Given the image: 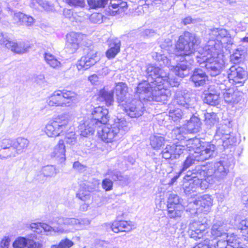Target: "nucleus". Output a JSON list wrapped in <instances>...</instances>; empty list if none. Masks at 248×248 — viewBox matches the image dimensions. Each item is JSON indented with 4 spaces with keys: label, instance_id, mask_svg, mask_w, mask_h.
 I'll list each match as a JSON object with an SVG mask.
<instances>
[{
    "label": "nucleus",
    "instance_id": "1",
    "mask_svg": "<svg viewBox=\"0 0 248 248\" xmlns=\"http://www.w3.org/2000/svg\"><path fill=\"white\" fill-rule=\"evenodd\" d=\"M200 43L199 37L195 34L185 31L179 37L175 49L172 40L167 38L160 44L161 52H155L153 57L160 65L167 66L176 76L183 78L189 75L193 62L189 55Z\"/></svg>",
    "mask_w": 248,
    "mask_h": 248
},
{
    "label": "nucleus",
    "instance_id": "2",
    "mask_svg": "<svg viewBox=\"0 0 248 248\" xmlns=\"http://www.w3.org/2000/svg\"><path fill=\"white\" fill-rule=\"evenodd\" d=\"M198 53L196 58L201 67H205L211 76H218V78L225 63L221 44L208 41L206 46L199 49Z\"/></svg>",
    "mask_w": 248,
    "mask_h": 248
},
{
    "label": "nucleus",
    "instance_id": "3",
    "mask_svg": "<svg viewBox=\"0 0 248 248\" xmlns=\"http://www.w3.org/2000/svg\"><path fill=\"white\" fill-rule=\"evenodd\" d=\"M130 126V124L124 118L117 119L112 124L104 126L99 134L103 141L111 143L117 141L127 132Z\"/></svg>",
    "mask_w": 248,
    "mask_h": 248
},
{
    "label": "nucleus",
    "instance_id": "4",
    "mask_svg": "<svg viewBox=\"0 0 248 248\" xmlns=\"http://www.w3.org/2000/svg\"><path fill=\"white\" fill-rule=\"evenodd\" d=\"M70 116L68 114L60 115L50 121L46 125L45 133L49 137H56L60 135H64L68 132L70 126Z\"/></svg>",
    "mask_w": 248,
    "mask_h": 248
},
{
    "label": "nucleus",
    "instance_id": "5",
    "mask_svg": "<svg viewBox=\"0 0 248 248\" xmlns=\"http://www.w3.org/2000/svg\"><path fill=\"white\" fill-rule=\"evenodd\" d=\"M91 8L103 7L108 15L115 16L126 8L127 3L123 0H87Z\"/></svg>",
    "mask_w": 248,
    "mask_h": 248
},
{
    "label": "nucleus",
    "instance_id": "6",
    "mask_svg": "<svg viewBox=\"0 0 248 248\" xmlns=\"http://www.w3.org/2000/svg\"><path fill=\"white\" fill-rule=\"evenodd\" d=\"M228 172L229 167L225 161L222 160L215 163L213 167L208 168L209 183L212 184L223 180Z\"/></svg>",
    "mask_w": 248,
    "mask_h": 248
},
{
    "label": "nucleus",
    "instance_id": "7",
    "mask_svg": "<svg viewBox=\"0 0 248 248\" xmlns=\"http://www.w3.org/2000/svg\"><path fill=\"white\" fill-rule=\"evenodd\" d=\"M227 73V76L224 75L219 76V79L223 78L226 80V79L228 78L229 80H232L235 84H238L240 86H242L248 78V72L244 68L237 64L232 66L228 70Z\"/></svg>",
    "mask_w": 248,
    "mask_h": 248
},
{
    "label": "nucleus",
    "instance_id": "8",
    "mask_svg": "<svg viewBox=\"0 0 248 248\" xmlns=\"http://www.w3.org/2000/svg\"><path fill=\"white\" fill-rule=\"evenodd\" d=\"M86 55L78 61L77 67L78 71L87 70L94 65L99 60L97 56V52L91 46L85 50Z\"/></svg>",
    "mask_w": 248,
    "mask_h": 248
},
{
    "label": "nucleus",
    "instance_id": "9",
    "mask_svg": "<svg viewBox=\"0 0 248 248\" xmlns=\"http://www.w3.org/2000/svg\"><path fill=\"white\" fill-rule=\"evenodd\" d=\"M212 203L213 200L209 195L206 194L199 197L193 203L196 209L189 211L191 217H195L200 212L207 213L210 211Z\"/></svg>",
    "mask_w": 248,
    "mask_h": 248
},
{
    "label": "nucleus",
    "instance_id": "10",
    "mask_svg": "<svg viewBox=\"0 0 248 248\" xmlns=\"http://www.w3.org/2000/svg\"><path fill=\"white\" fill-rule=\"evenodd\" d=\"M196 154L200 160L204 161L217 155V148L211 142L202 141L199 152H196Z\"/></svg>",
    "mask_w": 248,
    "mask_h": 248
},
{
    "label": "nucleus",
    "instance_id": "11",
    "mask_svg": "<svg viewBox=\"0 0 248 248\" xmlns=\"http://www.w3.org/2000/svg\"><path fill=\"white\" fill-rule=\"evenodd\" d=\"M152 85L154 88L151 92L150 100L166 103L170 94V91L166 89V87L162 83Z\"/></svg>",
    "mask_w": 248,
    "mask_h": 248
},
{
    "label": "nucleus",
    "instance_id": "12",
    "mask_svg": "<svg viewBox=\"0 0 248 248\" xmlns=\"http://www.w3.org/2000/svg\"><path fill=\"white\" fill-rule=\"evenodd\" d=\"M208 187L207 184H201L200 180L196 179H191L189 175H186L184 177L183 184L184 192L186 195H189L194 192L197 191L199 189H204Z\"/></svg>",
    "mask_w": 248,
    "mask_h": 248
},
{
    "label": "nucleus",
    "instance_id": "13",
    "mask_svg": "<svg viewBox=\"0 0 248 248\" xmlns=\"http://www.w3.org/2000/svg\"><path fill=\"white\" fill-rule=\"evenodd\" d=\"M207 228V224L193 220L189 224L188 233L191 238L197 240L203 236Z\"/></svg>",
    "mask_w": 248,
    "mask_h": 248
},
{
    "label": "nucleus",
    "instance_id": "14",
    "mask_svg": "<svg viewBox=\"0 0 248 248\" xmlns=\"http://www.w3.org/2000/svg\"><path fill=\"white\" fill-rule=\"evenodd\" d=\"M146 73L148 80L152 84L161 83L164 76L167 75V73L164 70L152 65L147 66Z\"/></svg>",
    "mask_w": 248,
    "mask_h": 248
},
{
    "label": "nucleus",
    "instance_id": "15",
    "mask_svg": "<svg viewBox=\"0 0 248 248\" xmlns=\"http://www.w3.org/2000/svg\"><path fill=\"white\" fill-rule=\"evenodd\" d=\"M125 111L131 118H138L143 113L144 105L141 100L134 99L126 105Z\"/></svg>",
    "mask_w": 248,
    "mask_h": 248
},
{
    "label": "nucleus",
    "instance_id": "16",
    "mask_svg": "<svg viewBox=\"0 0 248 248\" xmlns=\"http://www.w3.org/2000/svg\"><path fill=\"white\" fill-rule=\"evenodd\" d=\"M186 175H189L191 179H199L200 180L201 184L209 183L208 169L204 166H196L192 171H188Z\"/></svg>",
    "mask_w": 248,
    "mask_h": 248
},
{
    "label": "nucleus",
    "instance_id": "17",
    "mask_svg": "<svg viewBox=\"0 0 248 248\" xmlns=\"http://www.w3.org/2000/svg\"><path fill=\"white\" fill-rule=\"evenodd\" d=\"M66 39V48L69 53H74L79 48L82 40V35L79 33L71 32L67 34Z\"/></svg>",
    "mask_w": 248,
    "mask_h": 248
},
{
    "label": "nucleus",
    "instance_id": "18",
    "mask_svg": "<svg viewBox=\"0 0 248 248\" xmlns=\"http://www.w3.org/2000/svg\"><path fill=\"white\" fill-rule=\"evenodd\" d=\"M190 102L191 99L188 93L182 91L176 92L173 99L174 104L191 111L194 107Z\"/></svg>",
    "mask_w": 248,
    "mask_h": 248
},
{
    "label": "nucleus",
    "instance_id": "19",
    "mask_svg": "<svg viewBox=\"0 0 248 248\" xmlns=\"http://www.w3.org/2000/svg\"><path fill=\"white\" fill-rule=\"evenodd\" d=\"M108 110L102 107H97L94 108L92 112V116L89 118L91 121H94L93 123L96 125L99 124H105L108 121Z\"/></svg>",
    "mask_w": 248,
    "mask_h": 248
},
{
    "label": "nucleus",
    "instance_id": "20",
    "mask_svg": "<svg viewBox=\"0 0 248 248\" xmlns=\"http://www.w3.org/2000/svg\"><path fill=\"white\" fill-rule=\"evenodd\" d=\"M231 133V129L226 125H222L217 129L216 136L220 137L223 146H225L228 143L232 145L236 141V139Z\"/></svg>",
    "mask_w": 248,
    "mask_h": 248
},
{
    "label": "nucleus",
    "instance_id": "21",
    "mask_svg": "<svg viewBox=\"0 0 248 248\" xmlns=\"http://www.w3.org/2000/svg\"><path fill=\"white\" fill-rule=\"evenodd\" d=\"M65 152V146L64 141L63 140H60L52 149L50 153V156L58 163H62L66 160Z\"/></svg>",
    "mask_w": 248,
    "mask_h": 248
},
{
    "label": "nucleus",
    "instance_id": "22",
    "mask_svg": "<svg viewBox=\"0 0 248 248\" xmlns=\"http://www.w3.org/2000/svg\"><path fill=\"white\" fill-rule=\"evenodd\" d=\"M153 88V86L150 81H144L139 83L136 90V93L139 96V99L150 100L151 92Z\"/></svg>",
    "mask_w": 248,
    "mask_h": 248
},
{
    "label": "nucleus",
    "instance_id": "23",
    "mask_svg": "<svg viewBox=\"0 0 248 248\" xmlns=\"http://www.w3.org/2000/svg\"><path fill=\"white\" fill-rule=\"evenodd\" d=\"M93 123H94V121L93 122L89 120V118L81 121L78 127L80 135L84 137L92 135L97 126Z\"/></svg>",
    "mask_w": 248,
    "mask_h": 248
},
{
    "label": "nucleus",
    "instance_id": "24",
    "mask_svg": "<svg viewBox=\"0 0 248 248\" xmlns=\"http://www.w3.org/2000/svg\"><path fill=\"white\" fill-rule=\"evenodd\" d=\"M209 35L211 39L209 41H214L216 43V45L219 43L223 47L221 39L228 38L230 34L226 29L213 28L210 30Z\"/></svg>",
    "mask_w": 248,
    "mask_h": 248
},
{
    "label": "nucleus",
    "instance_id": "25",
    "mask_svg": "<svg viewBox=\"0 0 248 248\" xmlns=\"http://www.w3.org/2000/svg\"><path fill=\"white\" fill-rule=\"evenodd\" d=\"M14 23L19 26L24 25L27 27L33 26L35 19L31 16L18 12L14 14L13 16Z\"/></svg>",
    "mask_w": 248,
    "mask_h": 248
},
{
    "label": "nucleus",
    "instance_id": "26",
    "mask_svg": "<svg viewBox=\"0 0 248 248\" xmlns=\"http://www.w3.org/2000/svg\"><path fill=\"white\" fill-rule=\"evenodd\" d=\"M6 47L17 54H23L27 52L31 46L29 43L24 42L16 43L11 41L7 43Z\"/></svg>",
    "mask_w": 248,
    "mask_h": 248
},
{
    "label": "nucleus",
    "instance_id": "27",
    "mask_svg": "<svg viewBox=\"0 0 248 248\" xmlns=\"http://www.w3.org/2000/svg\"><path fill=\"white\" fill-rule=\"evenodd\" d=\"M191 79L195 86L199 87L205 84L206 81L208 79V76L202 69L197 68L194 70Z\"/></svg>",
    "mask_w": 248,
    "mask_h": 248
},
{
    "label": "nucleus",
    "instance_id": "28",
    "mask_svg": "<svg viewBox=\"0 0 248 248\" xmlns=\"http://www.w3.org/2000/svg\"><path fill=\"white\" fill-rule=\"evenodd\" d=\"M47 102L49 106L64 107L67 106V103L64 102L62 96L61 90L54 92L51 94L47 100Z\"/></svg>",
    "mask_w": 248,
    "mask_h": 248
},
{
    "label": "nucleus",
    "instance_id": "29",
    "mask_svg": "<svg viewBox=\"0 0 248 248\" xmlns=\"http://www.w3.org/2000/svg\"><path fill=\"white\" fill-rule=\"evenodd\" d=\"M108 43L109 48L106 52V56L108 59L113 58L120 52L121 41L116 38L108 40Z\"/></svg>",
    "mask_w": 248,
    "mask_h": 248
},
{
    "label": "nucleus",
    "instance_id": "30",
    "mask_svg": "<svg viewBox=\"0 0 248 248\" xmlns=\"http://www.w3.org/2000/svg\"><path fill=\"white\" fill-rule=\"evenodd\" d=\"M133 227L134 225L131 224V222H128L124 220L114 221L111 226L112 230L115 233L120 232H129Z\"/></svg>",
    "mask_w": 248,
    "mask_h": 248
},
{
    "label": "nucleus",
    "instance_id": "31",
    "mask_svg": "<svg viewBox=\"0 0 248 248\" xmlns=\"http://www.w3.org/2000/svg\"><path fill=\"white\" fill-rule=\"evenodd\" d=\"M59 172V170L54 166L47 165L44 166L42 169L36 176V179L39 181H43L44 177H54Z\"/></svg>",
    "mask_w": 248,
    "mask_h": 248
},
{
    "label": "nucleus",
    "instance_id": "32",
    "mask_svg": "<svg viewBox=\"0 0 248 248\" xmlns=\"http://www.w3.org/2000/svg\"><path fill=\"white\" fill-rule=\"evenodd\" d=\"M202 122L197 116H193L187 122L186 128L190 133H197L201 129Z\"/></svg>",
    "mask_w": 248,
    "mask_h": 248
},
{
    "label": "nucleus",
    "instance_id": "33",
    "mask_svg": "<svg viewBox=\"0 0 248 248\" xmlns=\"http://www.w3.org/2000/svg\"><path fill=\"white\" fill-rule=\"evenodd\" d=\"M106 175L108 176L112 181H119L125 184H128L129 183V177L127 175H123L120 171L117 170H108Z\"/></svg>",
    "mask_w": 248,
    "mask_h": 248
},
{
    "label": "nucleus",
    "instance_id": "34",
    "mask_svg": "<svg viewBox=\"0 0 248 248\" xmlns=\"http://www.w3.org/2000/svg\"><path fill=\"white\" fill-rule=\"evenodd\" d=\"M100 101H103L108 106H111L114 102L113 92L104 88L101 90L98 94Z\"/></svg>",
    "mask_w": 248,
    "mask_h": 248
},
{
    "label": "nucleus",
    "instance_id": "35",
    "mask_svg": "<svg viewBox=\"0 0 248 248\" xmlns=\"http://www.w3.org/2000/svg\"><path fill=\"white\" fill-rule=\"evenodd\" d=\"M226 229L225 224L221 221H217L212 226L211 233L215 237L226 236L227 233H226Z\"/></svg>",
    "mask_w": 248,
    "mask_h": 248
},
{
    "label": "nucleus",
    "instance_id": "36",
    "mask_svg": "<svg viewBox=\"0 0 248 248\" xmlns=\"http://www.w3.org/2000/svg\"><path fill=\"white\" fill-rule=\"evenodd\" d=\"M115 90L119 102L124 101L127 94V87L126 84L124 82H118L116 84Z\"/></svg>",
    "mask_w": 248,
    "mask_h": 248
},
{
    "label": "nucleus",
    "instance_id": "37",
    "mask_svg": "<svg viewBox=\"0 0 248 248\" xmlns=\"http://www.w3.org/2000/svg\"><path fill=\"white\" fill-rule=\"evenodd\" d=\"M29 141L24 138H18L13 141V147L17 155L20 154L24 152L28 147Z\"/></svg>",
    "mask_w": 248,
    "mask_h": 248
},
{
    "label": "nucleus",
    "instance_id": "38",
    "mask_svg": "<svg viewBox=\"0 0 248 248\" xmlns=\"http://www.w3.org/2000/svg\"><path fill=\"white\" fill-rule=\"evenodd\" d=\"M52 223H56L57 224L62 227V225H71L74 226L81 224V221L75 218H65L62 217H57L54 218Z\"/></svg>",
    "mask_w": 248,
    "mask_h": 248
},
{
    "label": "nucleus",
    "instance_id": "39",
    "mask_svg": "<svg viewBox=\"0 0 248 248\" xmlns=\"http://www.w3.org/2000/svg\"><path fill=\"white\" fill-rule=\"evenodd\" d=\"M202 142V141L200 139L195 138L186 140L185 145L186 150L193 151L194 153H195L196 152H199Z\"/></svg>",
    "mask_w": 248,
    "mask_h": 248
},
{
    "label": "nucleus",
    "instance_id": "40",
    "mask_svg": "<svg viewBox=\"0 0 248 248\" xmlns=\"http://www.w3.org/2000/svg\"><path fill=\"white\" fill-rule=\"evenodd\" d=\"M54 218H53V220L51 221V223L53 225V227L46 223H41V229L44 230L45 232H54L59 234L67 232V230H65L62 227L60 226V225H59L58 227L55 226V224L57 223H52V222L54 221Z\"/></svg>",
    "mask_w": 248,
    "mask_h": 248
},
{
    "label": "nucleus",
    "instance_id": "41",
    "mask_svg": "<svg viewBox=\"0 0 248 248\" xmlns=\"http://www.w3.org/2000/svg\"><path fill=\"white\" fill-rule=\"evenodd\" d=\"M180 80L176 76H170L167 73V75L164 76L161 82L166 88L168 87L169 86L178 87L180 84Z\"/></svg>",
    "mask_w": 248,
    "mask_h": 248
},
{
    "label": "nucleus",
    "instance_id": "42",
    "mask_svg": "<svg viewBox=\"0 0 248 248\" xmlns=\"http://www.w3.org/2000/svg\"><path fill=\"white\" fill-rule=\"evenodd\" d=\"M44 59L46 63L53 68L58 69L62 66L61 62L54 55L50 53H45Z\"/></svg>",
    "mask_w": 248,
    "mask_h": 248
},
{
    "label": "nucleus",
    "instance_id": "43",
    "mask_svg": "<svg viewBox=\"0 0 248 248\" xmlns=\"http://www.w3.org/2000/svg\"><path fill=\"white\" fill-rule=\"evenodd\" d=\"M221 80H219L218 82L217 83V85H211L208 88V93L212 94H215L216 92L218 93H216L217 96H219L221 93L222 90L225 89V82L227 81L223 78H221Z\"/></svg>",
    "mask_w": 248,
    "mask_h": 248
},
{
    "label": "nucleus",
    "instance_id": "44",
    "mask_svg": "<svg viewBox=\"0 0 248 248\" xmlns=\"http://www.w3.org/2000/svg\"><path fill=\"white\" fill-rule=\"evenodd\" d=\"M168 216L171 218L180 217L182 213L183 207L182 205H178L175 206L167 205Z\"/></svg>",
    "mask_w": 248,
    "mask_h": 248
},
{
    "label": "nucleus",
    "instance_id": "45",
    "mask_svg": "<svg viewBox=\"0 0 248 248\" xmlns=\"http://www.w3.org/2000/svg\"><path fill=\"white\" fill-rule=\"evenodd\" d=\"M62 96L64 102L69 104L71 102H75L78 100V95L74 92L66 90H61Z\"/></svg>",
    "mask_w": 248,
    "mask_h": 248
},
{
    "label": "nucleus",
    "instance_id": "46",
    "mask_svg": "<svg viewBox=\"0 0 248 248\" xmlns=\"http://www.w3.org/2000/svg\"><path fill=\"white\" fill-rule=\"evenodd\" d=\"M165 144L164 137L159 135H153L150 137V145L155 150H159Z\"/></svg>",
    "mask_w": 248,
    "mask_h": 248
},
{
    "label": "nucleus",
    "instance_id": "47",
    "mask_svg": "<svg viewBox=\"0 0 248 248\" xmlns=\"http://www.w3.org/2000/svg\"><path fill=\"white\" fill-rule=\"evenodd\" d=\"M201 161L200 160L199 158L196 154V153L189 155L186 157V159L184 161L182 170H185L191 166L192 165L195 164L196 162Z\"/></svg>",
    "mask_w": 248,
    "mask_h": 248
},
{
    "label": "nucleus",
    "instance_id": "48",
    "mask_svg": "<svg viewBox=\"0 0 248 248\" xmlns=\"http://www.w3.org/2000/svg\"><path fill=\"white\" fill-rule=\"evenodd\" d=\"M216 93H218L216 92ZM212 94L207 93L205 94L203 99L204 103L212 106H216L219 103V96L217 94Z\"/></svg>",
    "mask_w": 248,
    "mask_h": 248
},
{
    "label": "nucleus",
    "instance_id": "49",
    "mask_svg": "<svg viewBox=\"0 0 248 248\" xmlns=\"http://www.w3.org/2000/svg\"><path fill=\"white\" fill-rule=\"evenodd\" d=\"M17 155L14 147L0 149V159H4L14 157Z\"/></svg>",
    "mask_w": 248,
    "mask_h": 248
},
{
    "label": "nucleus",
    "instance_id": "50",
    "mask_svg": "<svg viewBox=\"0 0 248 248\" xmlns=\"http://www.w3.org/2000/svg\"><path fill=\"white\" fill-rule=\"evenodd\" d=\"M169 117L174 122L178 123L183 118L184 114L182 110L177 108L169 110Z\"/></svg>",
    "mask_w": 248,
    "mask_h": 248
},
{
    "label": "nucleus",
    "instance_id": "51",
    "mask_svg": "<svg viewBox=\"0 0 248 248\" xmlns=\"http://www.w3.org/2000/svg\"><path fill=\"white\" fill-rule=\"evenodd\" d=\"M95 188L96 186L95 185L93 187H89L88 185L87 190H84L80 188L77 193V197L82 201H86L90 198L89 192L92 191Z\"/></svg>",
    "mask_w": 248,
    "mask_h": 248
},
{
    "label": "nucleus",
    "instance_id": "52",
    "mask_svg": "<svg viewBox=\"0 0 248 248\" xmlns=\"http://www.w3.org/2000/svg\"><path fill=\"white\" fill-rule=\"evenodd\" d=\"M162 158L165 159H175V156L173 154V149L172 145H168L162 151L161 153Z\"/></svg>",
    "mask_w": 248,
    "mask_h": 248
},
{
    "label": "nucleus",
    "instance_id": "53",
    "mask_svg": "<svg viewBox=\"0 0 248 248\" xmlns=\"http://www.w3.org/2000/svg\"><path fill=\"white\" fill-rule=\"evenodd\" d=\"M182 199L176 194L170 193L169 194L168 199V205L175 206L178 205H182Z\"/></svg>",
    "mask_w": 248,
    "mask_h": 248
},
{
    "label": "nucleus",
    "instance_id": "54",
    "mask_svg": "<svg viewBox=\"0 0 248 248\" xmlns=\"http://www.w3.org/2000/svg\"><path fill=\"white\" fill-rule=\"evenodd\" d=\"M218 119L217 114L214 112L206 113L205 114V122L207 125L212 126L216 124Z\"/></svg>",
    "mask_w": 248,
    "mask_h": 248
},
{
    "label": "nucleus",
    "instance_id": "55",
    "mask_svg": "<svg viewBox=\"0 0 248 248\" xmlns=\"http://www.w3.org/2000/svg\"><path fill=\"white\" fill-rule=\"evenodd\" d=\"M225 87H226V86ZM221 93L223 94L224 99L226 102L232 103L234 101L233 99L234 94L232 89L230 88L227 89L226 88H225V89L222 90Z\"/></svg>",
    "mask_w": 248,
    "mask_h": 248
},
{
    "label": "nucleus",
    "instance_id": "56",
    "mask_svg": "<svg viewBox=\"0 0 248 248\" xmlns=\"http://www.w3.org/2000/svg\"><path fill=\"white\" fill-rule=\"evenodd\" d=\"M73 245L72 241L66 238L62 240L58 245H51L50 248H70Z\"/></svg>",
    "mask_w": 248,
    "mask_h": 248
},
{
    "label": "nucleus",
    "instance_id": "57",
    "mask_svg": "<svg viewBox=\"0 0 248 248\" xmlns=\"http://www.w3.org/2000/svg\"><path fill=\"white\" fill-rule=\"evenodd\" d=\"M171 134L174 139L182 140L184 137V128L176 127L172 130Z\"/></svg>",
    "mask_w": 248,
    "mask_h": 248
},
{
    "label": "nucleus",
    "instance_id": "58",
    "mask_svg": "<svg viewBox=\"0 0 248 248\" xmlns=\"http://www.w3.org/2000/svg\"><path fill=\"white\" fill-rule=\"evenodd\" d=\"M243 61L242 54L241 51L237 49L230 56V61L235 64Z\"/></svg>",
    "mask_w": 248,
    "mask_h": 248
},
{
    "label": "nucleus",
    "instance_id": "59",
    "mask_svg": "<svg viewBox=\"0 0 248 248\" xmlns=\"http://www.w3.org/2000/svg\"><path fill=\"white\" fill-rule=\"evenodd\" d=\"M239 227L241 231L242 235L245 237V239L248 241V219L241 220Z\"/></svg>",
    "mask_w": 248,
    "mask_h": 248
},
{
    "label": "nucleus",
    "instance_id": "60",
    "mask_svg": "<svg viewBox=\"0 0 248 248\" xmlns=\"http://www.w3.org/2000/svg\"><path fill=\"white\" fill-rule=\"evenodd\" d=\"M27 238L24 237H18L13 243L14 248H25L27 247Z\"/></svg>",
    "mask_w": 248,
    "mask_h": 248
},
{
    "label": "nucleus",
    "instance_id": "61",
    "mask_svg": "<svg viewBox=\"0 0 248 248\" xmlns=\"http://www.w3.org/2000/svg\"><path fill=\"white\" fill-rule=\"evenodd\" d=\"M31 235L27 237V247L28 248H42L43 244L40 242H35Z\"/></svg>",
    "mask_w": 248,
    "mask_h": 248
},
{
    "label": "nucleus",
    "instance_id": "62",
    "mask_svg": "<svg viewBox=\"0 0 248 248\" xmlns=\"http://www.w3.org/2000/svg\"><path fill=\"white\" fill-rule=\"evenodd\" d=\"M171 145L173 149V154L175 156V159L178 158L181 154L184 153L185 150H186L185 145L172 144Z\"/></svg>",
    "mask_w": 248,
    "mask_h": 248
},
{
    "label": "nucleus",
    "instance_id": "63",
    "mask_svg": "<svg viewBox=\"0 0 248 248\" xmlns=\"http://www.w3.org/2000/svg\"><path fill=\"white\" fill-rule=\"evenodd\" d=\"M103 16L101 13H94L90 16V21L95 24H100L103 22Z\"/></svg>",
    "mask_w": 248,
    "mask_h": 248
},
{
    "label": "nucleus",
    "instance_id": "64",
    "mask_svg": "<svg viewBox=\"0 0 248 248\" xmlns=\"http://www.w3.org/2000/svg\"><path fill=\"white\" fill-rule=\"evenodd\" d=\"M226 239L223 237V239H219L214 245L215 248H232V246L228 245Z\"/></svg>",
    "mask_w": 248,
    "mask_h": 248
}]
</instances>
